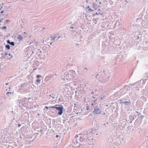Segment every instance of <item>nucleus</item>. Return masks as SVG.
I'll return each instance as SVG.
<instances>
[{
    "label": "nucleus",
    "instance_id": "obj_38",
    "mask_svg": "<svg viewBox=\"0 0 148 148\" xmlns=\"http://www.w3.org/2000/svg\"><path fill=\"white\" fill-rule=\"evenodd\" d=\"M4 11L3 10H2L0 12L1 13H3L4 12Z\"/></svg>",
    "mask_w": 148,
    "mask_h": 148
},
{
    "label": "nucleus",
    "instance_id": "obj_3",
    "mask_svg": "<svg viewBox=\"0 0 148 148\" xmlns=\"http://www.w3.org/2000/svg\"><path fill=\"white\" fill-rule=\"evenodd\" d=\"M73 146V147L76 148H84V144H82L79 143V142L77 140V138L76 139L74 138L72 142Z\"/></svg>",
    "mask_w": 148,
    "mask_h": 148
},
{
    "label": "nucleus",
    "instance_id": "obj_13",
    "mask_svg": "<svg viewBox=\"0 0 148 148\" xmlns=\"http://www.w3.org/2000/svg\"><path fill=\"white\" fill-rule=\"evenodd\" d=\"M130 117H131V118H132V120H131V121H130V123H131L132 122V121L135 118H134V116H130Z\"/></svg>",
    "mask_w": 148,
    "mask_h": 148
},
{
    "label": "nucleus",
    "instance_id": "obj_31",
    "mask_svg": "<svg viewBox=\"0 0 148 148\" xmlns=\"http://www.w3.org/2000/svg\"><path fill=\"white\" fill-rule=\"evenodd\" d=\"M125 102V101H123V100L122 99H120V103H121V102Z\"/></svg>",
    "mask_w": 148,
    "mask_h": 148
},
{
    "label": "nucleus",
    "instance_id": "obj_49",
    "mask_svg": "<svg viewBox=\"0 0 148 148\" xmlns=\"http://www.w3.org/2000/svg\"><path fill=\"white\" fill-rule=\"evenodd\" d=\"M73 28H74V27H70V28L73 29Z\"/></svg>",
    "mask_w": 148,
    "mask_h": 148
},
{
    "label": "nucleus",
    "instance_id": "obj_45",
    "mask_svg": "<svg viewBox=\"0 0 148 148\" xmlns=\"http://www.w3.org/2000/svg\"><path fill=\"white\" fill-rule=\"evenodd\" d=\"M99 75V74H97L95 77H96V78H97V77L98 76V75Z\"/></svg>",
    "mask_w": 148,
    "mask_h": 148
},
{
    "label": "nucleus",
    "instance_id": "obj_46",
    "mask_svg": "<svg viewBox=\"0 0 148 148\" xmlns=\"http://www.w3.org/2000/svg\"><path fill=\"white\" fill-rule=\"evenodd\" d=\"M38 50H40V53L41 54V53H42V51H40V49H38Z\"/></svg>",
    "mask_w": 148,
    "mask_h": 148
},
{
    "label": "nucleus",
    "instance_id": "obj_55",
    "mask_svg": "<svg viewBox=\"0 0 148 148\" xmlns=\"http://www.w3.org/2000/svg\"><path fill=\"white\" fill-rule=\"evenodd\" d=\"M89 8V6H88L87 7V8H86V9H87V8Z\"/></svg>",
    "mask_w": 148,
    "mask_h": 148
},
{
    "label": "nucleus",
    "instance_id": "obj_63",
    "mask_svg": "<svg viewBox=\"0 0 148 148\" xmlns=\"http://www.w3.org/2000/svg\"><path fill=\"white\" fill-rule=\"evenodd\" d=\"M0 22H1V20H0Z\"/></svg>",
    "mask_w": 148,
    "mask_h": 148
},
{
    "label": "nucleus",
    "instance_id": "obj_9",
    "mask_svg": "<svg viewBox=\"0 0 148 148\" xmlns=\"http://www.w3.org/2000/svg\"><path fill=\"white\" fill-rule=\"evenodd\" d=\"M21 100L18 99L16 101V103L17 104L18 106H19V107H21V108H23L22 107L21 103Z\"/></svg>",
    "mask_w": 148,
    "mask_h": 148
},
{
    "label": "nucleus",
    "instance_id": "obj_60",
    "mask_svg": "<svg viewBox=\"0 0 148 148\" xmlns=\"http://www.w3.org/2000/svg\"><path fill=\"white\" fill-rule=\"evenodd\" d=\"M103 97H101V99H103Z\"/></svg>",
    "mask_w": 148,
    "mask_h": 148
},
{
    "label": "nucleus",
    "instance_id": "obj_5",
    "mask_svg": "<svg viewBox=\"0 0 148 148\" xmlns=\"http://www.w3.org/2000/svg\"><path fill=\"white\" fill-rule=\"evenodd\" d=\"M94 110L92 113L96 114H99L101 112V110L98 107H94Z\"/></svg>",
    "mask_w": 148,
    "mask_h": 148
},
{
    "label": "nucleus",
    "instance_id": "obj_42",
    "mask_svg": "<svg viewBox=\"0 0 148 148\" xmlns=\"http://www.w3.org/2000/svg\"><path fill=\"white\" fill-rule=\"evenodd\" d=\"M18 127H20V126H21V124H18Z\"/></svg>",
    "mask_w": 148,
    "mask_h": 148
},
{
    "label": "nucleus",
    "instance_id": "obj_61",
    "mask_svg": "<svg viewBox=\"0 0 148 148\" xmlns=\"http://www.w3.org/2000/svg\"><path fill=\"white\" fill-rule=\"evenodd\" d=\"M85 69H86L87 70H88V69H87V68H85Z\"/></svg>",
    "mask_w": 148,
    "mask_h": 148
},
{
    "label": "nucleus",
    "instance_id": "obj_18",
    "mask_svg": "<svg viewBox=\"0 0 148 148\" xmlns=\"http://www.w3.org/2000/svg\"><path fill=\"white\" fill-rule=\"evenodd\" d=\"M51 37L52 39V40H54L55 38H56V37L55 36H53V35L52 36H51Z\"/></svg>",
    "mask_w": 148,
    "mask_h": 148
},
{
    "label": "nucleus",
    "instance_id": "obj_57",
    "mask_svg": "<svg viewBox=\"0 0 148 148\" xmlns=\"http://www.w3.org/2000/svg\"><path fill=\"white\" fill-rule=\"evenodd\" d=\"M52 42H51L50 43V45H52Z\"/></svg>",
    "mask_w": 148,
    "mask_h": 148
},
{
    "label": "nucleus",
    "instance_id": "obj_51",
    "mask_svg": "<svg viewBox=\"0 0 148 148\" xmlns=\"http://www.w3.org/2000/svg\"><path fill=\"white\" fill-rule=\"evenodd\" d=\"M86 3H88V0H86Z\"/></svg>",
    "mask_w": 148,
    "mask_h": 148
},
{
    "label": "nucleus",
    "instance_id": "obj_21",
    "mask_svg": "<svg viewBox=\"0 0 148 148\" xmlns=\"http://www.w3.org/2000/svg\"><path fill=\"white\" fill-rule=\"evenodd\" d=\"M24 24H21L20 26L21 27V28H23L24 27Z\"/></svg>",
    "mask_w": 148,
    "mask_h": 148
},
{
    "label": "nucleus",
    "instance_id": "obj_56",
    "mask_svg": "<svg viewBox=\"0 0 148 148\" xmlns=\"http://www.w3.org/2000/svg\"><path fill=\"white\" fill-rule=\"evenodd\" d=\"M105 114V112H103V114H102V115H104Z\"/></svg>",
    "mask_w": 148,
    "mask_h": 148
},
{
    "label": "nucleus",
    "instance_id": "obj_53",
    "mask_svg": "<svg viewBox=\"0 0 148 148\" xmlns=\"http://www.w3.org/2000/svg\"><path fill=\"white\" fill-rule=\"evenodd\" d=\"M9 7H10V6H8H8H7L6 8H7V9H8V8Z\"/></svg>",
    "mask_w": 148,
    "mask_h": 148
},
{
    "label": "nucleus",
    "instance_id": "obj_6",
    "mask_svg": "<svg viewBox=\"0 0 148 148\" xmlns=\"http://www.w3.org/2000/svg\"><path fill=\"white\" fill-rule=\"evenodd\" d=\"M26 37V36H22L21 35H19L17 36V38L19 41L22 40L23 38H25Z\"/></svg>",
    "mask_w": 148,
    "mask_h": 148
},
{
    "label": "nucleus",
    "instance_id": "obj_19",
    "mask_svg": "<svg viewBox=\"0 0 148 148\" xmlns=\"http://www.w3.org/2000/svg\"><path fill=\"white\" fill-rule=\"evenodd\" d=\"M36 77L37 78H40V77H42V76H41V75H36Z\"/></svg>",
    "mask_w": 148,
    "mask_h": 148
},
{
    "label": "nucleus",
    "instance_id": "obj_15",
    "mask_svg": "<svg viewBox=\"0 0 148 148\" xmlns=\"http://www.w3.org/2000/svg\"><path fill=\"white\" fill-rule=\"evenodd\" d=\"M36 82L38 83H40V80L39 79H38L36 80Z\"/></svg>",
    "mask_w": 148,
    "mask_h": 148
},
{
    "label": "nucleus",
    "instance_id": "obj_4",
    "mask_svg": "<svg viewBox=\"0 0 148 148\" xmlns=\"http://www.w3.org/2000/svg\"><path fill=\"white\" fill-rule=\"evenodd\" d=\"M127 86L125 85L124 86L123 88L119 91V92L122 95H123L125 94L128 90V88H127Z\"/></svg>",
    "mask_w": 148,
    "mask_h": 148
},
{
    "label": "nucleus",
    "instance_id": "obj_50",
    "mask_svg": "<svg viewBox=\"0 0 148 148\" xmlns=\"http://www.w3.org/2000/svg\"><path fill=\"white\" fill-rule=\"evenodd\" d=\"M91 93L92 94H93L94 93V92L93 91H92V92H91Z\"/></svg>",
    "mask_w": 148,
    "mask_h": 148
},
{
    "label": "nucleus",
    "instance_id": "obj_44",
    "mask_svg": "<svg viewBox=\"0 0 148 148\" xmlns=\"http://www.w3.org/2000/svg\"><path fill=\"white\" fill-rule=\"evenodd\" d=\"M3 98L6 99V97L5 96V95H4V96L3 97Z\"/></svg>",
    "mask_w": 148,
    "mask_h": 148
},
{
    "label": "nucleus",
    "instance_id": "obj_29",
    "mask_svg": "<svg viewBox=\"0 0 148 148\" xmlns=\"http://www.w3.org/2000/svg\"><path fill=\"white\" fill-rule=\"evenodd\" d=\"M61 36H59L58 37V38H57L56 39V40H58V39H59V38H60L61 37Z\"/></svg>",
    "mask_w": 148,
    "mask_h": 148
},
{
    "label": "nucleus",
    "instance_id": "obj_64",
    "mask_svg": "<svg viewBox=\"0 0 148 148\" xmlns=\"http://www.w3.org/2000/svg\"><path fill=\"white\" fill-rule=\"evenodd\" d=\"M92 97L93 98H95V97Z\"/></svg>",
    "mask_w": 148,
    "mask_h": 148
},
{
    "label": "nucleus",
    "instance_id": "obj_2",
    "mask_svg": "<svg viewBox=\"0 0 148 148\" xmlns=\"http://www.w3.org/2000/svg\"><path fill=\"white\" fill-rule=\"evenodd\" d=\"M49 108H55L58 111V114L59 115H61L63 113V111H64L65 110H64L63 107L61 104H56L54 106H50Z\"/></svg>",
    "mask_w": 148,
    "mask_h": 148
},
{
    "label": "nucleus",
    "instance_id": "obj_7",
    "mask_svg": "<svg viewBox=\"0 0 148 148\" xmlns=\"http://www.w3.org/2000/svg\"><path fill=\"white\" fill-rule=\"evenodd\" d=\"M29 49V48H27V55L29 56H31V53L32 52V50L30 49Z\"/></svg>",
    "mask_w": 148,
    "mask_h": 148
},
{
    "label": "nucleus",
    "instance_id": "obj_40",
    "mask_svg": "<svg viewBox=\"0 0 148 148\" xmlns=\"http://www.w3.org/2000/svg\"><path fill=\"white\" fill-rule=\"evenodd\" d=\"M59 136H58V135H56V138H58V137H59Z\"/></svg>",
    "mask_w": 148,
    "mask_h": 148
},
{
    "label": "nucleus",
    "instance_id": "obj_24",
    "mask_svg": "<svg viewBox=\"0 0 148 148\" xmlns=\"http://www.w3.org/2000/svg\"><path fill=\"white\" fill-rule=\"evenodd\" d=\"M6 28H7V27L6 26H4L2 28V29H6Z\"/></svg>",
    "mask_w": 148,
    "mask_h": 148
},
{
    "label": "nucleus",
    "instance_id": "obj_54",
    "mask_svg": "<svg viewBox=\"0 0 148 148\" xmlns=\"http://www.w3.org/2000/svg\"><path fill=\"white\" fill-rule=\"evenodd\" d=\"M23 33L24 34H26V32H23V33H22V34H23Z\"/></svg>",
    "mask_w": 148,
    "mask_h": 148
},
{
    "label": "nucleus",
    "instance_id": "obj_8",
    "mask_svg": "<svg viewBox=\"0 0 148 148\" xmlns=\"http://www.w3.org/2000/svg\"><path fill=\"white\" fill-rule=\"evenodd\" d=\"M25 101H22L21 102V104L24 107H26V108H28V105L27 104L25 103Z\"/></svg>",
    "mask_w": 148,
    "mask_h": 148
},
{
    "label": "nucleus",
    "instance_id": "obj_14",
    "mask_svg": "<svg viewBox=\"0 0 148 148\" xmlns=\"http://www.w3.org/2000/svg\"><path fill=\"white\" fill-rule=\"evenodd\" d=\"M71 72L73 75H75V71L74 70L70 71H69V73H71Z\"/></svg>",
    "mask_w": 148,
    "mask_h": 148
},
{
    "label": "nucleus",
    "instance_id": "obj_36",
    "mask_svg": "<svg viewBox=\"0 0 148 148\" xmlns=\"http://www.w3.org/2000/svg\"><path fill=\"white\" fill-rule=\"evenodd\" d=\"M50 96L53 99H54L55 98V97H52V96H51V95H50Z\"/></svg>",
    "mask_w": 148,
    "mask_h": 148
},
{
    "label": "nucleus",
    "instance_id": "obj_23",
    "mask_svg": "<svg viewBox=\"0 0 148 148\" xmlns=\"http://www.w3.org/2000/svg\"><path fill=\"white\" fill-rule=\"evenodd\" d=\"M105 75V74H101V77H104V76Z\"/></svg>",
    "mask_w": 148,
    "mask_h": 148
},
{
    "label": "nucleus",
    "instance_id": "obj_30",
    "mask_svg": "<svg viewBox=\"0 0 148 148\" xmlns=\"http://www.w3.org/2000/svg\"><path fill=\"white\" fill-rule=\"evenodd\" d=\"M3 58V59H5V57L3 56H2L1 57V59H2Z\"/></svg>",
    "mask_w": 148,
    "mask_h": 148
},
{
    "label": "nucleus",
    "instance_id": "obj_62",
    "mask_svg": "<svg viewBox=\"0 0 148 148\" xmlns=\"http://www.w3.org/2000/svg\"><path fill=\"white\" fill-rule=\"evenodd\" d=\"M76 45H76V46L77 45H78V43H76Z\"/></svg>",
    "mask_w": 148,
    "mask_h": 148
},
{
    "label": "nucleus",
    "instance_id": "obj_10",
    "mask_svg": "<svg viewBox=\"0 0 148 148\" xmlns=\"http://www.w3.org/2000/svg\"><path fill=\"white\" fill-rule=\"evenodd\" d=\"M7 42L8 44H10V45H12V46H14V42H10L9 40H7Z\"/></svg>",
    "mask_w": 148,
    "mask_h": 148
},
{
    "label": "nucleus",
    "instance_id": "obj_22",
    "mask_svg": "<svg viewBox=\"0 0 148 148\" xmlns=\"http://www.w3.org/2000/svg\"><path fill=\"white\" fill-rule=\"evenodd\" d=\"M86 109L87 110H89V107L88 106H87L86 107Z\"/></svg>",
    "mask_w": 148,
    "mask_h": 148
},
{
    "label": "nucleus",
    "instance_id": "obj_32",
    "mask_svg": "<svg viewBox=\"0 0 148 148\" xmlns=\"http://www.w3.org/2000/svg\"><path fill=\"white\" fill-rule=\"evenodd\" d=\"M5 22H9V21L8 19L6 20L5 21Z\"/></svg>",
    "mask_w": 148,
    "mask_h": 148
},
{
    "label": "nucleus",
    "instance_id": "obj_1",
    "mask_svg": "<svg viewBox=\"0 0 148 148\" xmlns=\"http://www.w3.org/2000/svg\"><path fill=\"white\" fill-rule=\"evenodd\" d=\"M89 134L86 133V134L84 133L83 134L76 135L75 137V139L77 138V140L81 142L82 143L87 142L89 144L91 145V142L90 143V141L93 140V139L91 138L90 137H88Z\"/></svg>",
    "mask_w": 148,
    "mask_h": 148
},
{
    "label": "nucleus",
    "instance_id": "obj_17",
    "mask_svg": "<svg viewBox=\"0 0 148 148\" xmlns=\"http://www.w3.org/2000/svg\"><path fill=\"white\" fill-rule=\"evenodd\" d=\"M67 116V115H66V114H64L63 115L62 117L63 118L65 119L66 118V117Z\"/></svg>",
    "mask_w": 148,
    "mask_h": 148
},
{
    "label": "nucleus",
    "instance_id": "obj_59",
    "mask_svg": "<svg viewBox=\"0 0 148 148\" xmlns=\"http://www.w3.org/2000/svg\"><path fill=\"white\" fill-rule=\"evenodd\" d=\"M143 116H142V119H143Z\"/></svg>",
    "mask_w": 148,
    "mask_h": 148
},
{
    "label": "nucleus",
    "instance_id": "obj_16",
    "mask_svg": "<svg viewBox=\"0 0 148 148\" xmlns=\"http://www.w3.org/2000/svg\"><path fill=\"white\" fill-rule=\"evenodd\" d=\"M49 77L48 76H47L45 78V79H44V80H45V81H47L49 80Z\"/></svg>",
    "mask_w": 148,
    "mask_h": 148
},
{
    "label": "nucleus",
    "instance_id": "obj_25",
    "mask_svg": "<svg viewBox=\"0 0 148 148\" xmlns=\"http://www.w3.org/2000/svg\"><path fill=\"white\" fill-rule=\"evenodd\" d=\"M13 93V92H8L6 93V95L8 94H9Z\"/></svg>",
    "mask_w": 148,
    "mask_h": 148
},
{
    "label": "nucleus",
    "instance_id": "obj_11",
    "mask_svg": "<svg viewBox=\"0 0 148 148\" xmlns=\"http://www.w3.org/2000/svg\"><path fill=\"white\" fill-rule=\"evenodd\" d=\"M121 103L125 104V105L129 106V105L131 103L130 101L129 100L128 101H125L124 102H122Z\"/></svg>",
    "mask_w": 148,
    "mask_h": 148
},
{
    "label": "nucleus",
    "instance_id": "obj_20",
    "mask_svg": "<svg viewBox=\"0 0 148 148\" xmlns=\"http://www.w3.org/2000/svg\"><path fill=\"white\" fill-rule=\"evenodd\" d=\"M99 14H100V13H97V12H96L95 14H92V16H95V15H99Z\"/></svg>",
    "mask_w": 148,
    "mask_h": 148
},
{
    "label": "nucleus",
    "instance_id": "obj_37",
    "mask_svg": "<svg viewBox=\"0 0 148 148\" xmlns=\"http://www.w3.org/2000/svg\"><path fill=\"white\" fill-rule=\"evenodd\" d=\"M8 55V53H7V52H5V56H6V55Z\"/></svg>",
    "mask_w": 148,
    "mask_h": 148
},
{
    "label": "nucleus",
    "instance_id": "obj_28",
    "mask_svg": "<svg viewBox=\"0 0 148 148\" xmlns=\"http://www.w3.org/2000/svg\"><path fill=\"white\" fill-rule=\"evenodd\" d=\"M98 19L97 18H96V19H94L93 20V21L95 22L94 21H97V20Z\"/></svg>",
    "mask_w": 148,
    "mask_h": 148
},
{
    "label": "nucleus",
    "instance_id": "obj_27",
    "mask_svg": "<svg viewBox=\"0 0 148 148\" xmlns=\"http://www.w3.org/2000/svg\"><path fill=\"white\" fill-rule=\"evenodd\" d=\"M93 129L94 130H97L98 129V128H95V127H93Z\"/></svg>",
    "mask_w": 148,
    "mask_h": 148
},
{
    "label": "nucleus",
    "instance_id": "obj_43",
    "mask_svg": "<svg viewBox=\"0 0 148 148\" xmlns=\"http://www.w3.org/2000/svg\"><path fill=\"white\" fill-rule=\"evenodd\" d=\"M34 53V52L33 51H32V52L31 53V55Z\"/></svg>",
    "mask_w": 148,
    "mask_h": 148
},
{
    "label": "nucleus",
    "instance_id": "obj_26",
    "mask_svg": "<svg viewBox=\"0 0 148 148\" xmlns=\"http://www.w3.org/2000/svg\"><path fill=\"white\" fill-rule=\"evenodd\" d=\"M88 11H91V12L92 11H94V10H92L91 9V8H89L88 10Z\"/></svg>",
    "mask_w": 148,
    "mask_h": 148
},
{
    "label": "nucleus",
    "instance_id": "obj_41",
    "mask_svg": "<svg viewBox=\"0 0 148 148\" xmlns=\"http://www.w3.org/2000/svg\"><path fill=\"white\" fill-rule=\"evenodd\" d=\"M66 119H64L63 120V122H64L66 121Z\"/></svg>",
    "mask_w": 148,
    "mask_h": 148
},
{
    "label": "nucleus",
    "instance_id": "obj_48",
    "mask_svg": "<svg viewBox=\"0 0 148 148\" xmlns=\"http://www.w3.org/2000/svg\"><path fill=\"white\" fill-rule=\"evenodd\" d=\"M1 55L2 56H3V55H4V54L3 53H1Z\"/></svg>",
    "mask_w": 148,
    "mask_h": 148
},
{
    "label": "nucleus",
    "instance_id": "obj_35",
    "mask_svg": "<svg viewBox=\"0 0 148 148\" xmlns=\"http://www.w3.org/2000/svg\"><path fill=\"white\" fill-rule=\"evenodd\" d=\"M8 55L9 56H10L11 57H12L13 56L12 55V54H11L10 53H9L8 54Z\"/></svg>",
    "mask_w": 148,
    "mask_h": 148
},
{
    "label": "nucleus",
    "instance_id": "obj_34",
    "mask_svg": "<svg viewBox=\"0 0 148 148\" xmlns=\"http://www.w3.org/2000/svg\"><path fill=\"white\" fill-rule=\"evenodd\" d=\"M97 99H95V100L94 101V103L96 101H97Z\"/></svg>",
    "mask_w": 148,
    "mask_h": 148
},
{
    "label": "nucleus",
    "instance_id": "obj_58",
    "mask_svg": "<svg viewBox=\"0 0 148 148\" xmlns=\"http://www.w3.org/2000/svg\"><path fill=\"white\" fill-rule=\"evenodd\" d=\"M72 23V22H71L69 23V24H71Z\"/></svg>",
    "mask_w": 148,
    "mask_h": 148
},
{
    "label": "nucleus",
    "instance_id": "obj_33",
    "mask_svg": "<svg viewBox=\"0 0 148 148\" xmlns=\"http://www.w3.org/2000/svg\"><path fill=\"white\" fill-rule=\"evenodd\" d=\"M45 108H47V109H48L49 108H49V107H48L47 106H45Z\"/></svg>",
    "mask_w": 148,
    "mask_h": 148
},
{
    "label": "nucleus",
    "instance_id": "obj_12",
    "mask_svg": "<svg viewBox=\"0 0 148 148\" xmlns=\"http://www.w3.org/2000/svg\"><path fill=\"white\" fill-rule=\"evenodd\" d=\"M5 47L8 49L9 50L10 49V45H5Z\"/></svg>",
    "mask_w": 148,
    "mask_h": 148
},
{
    "label": "nucleus",
    "instance_id": "obj_39",
    "mask_svg": "<svg viewBox=\"0 0 148 148\" xmlns=\"http://www.w3.org/2000/svg\"><path fill=\"white\" fill-rule=\"evenodd\" d=\"M46 48V47L45 46L44 47H43V49L44 50V49H45V48Z\"/></svg>",
    "mask_w": 148,
    "mask_h": 148
},
{
    "label": "nucleus",
    "instance_id": "obj_47",
    "mask_svg": "<svg viewBox=\"0 0 148 148\" xmlns=\"http://www.w3.org/2000/svg\"><path fill=\"white\" fill-rule=\"evenodd\" d=\"M105 70H103V73H104V74H105Z\"/></svg>",
    "mask_w": 148,
    "mask_h": 148
},
{
    "label": "nucleus",
    "instance_id": "obj_52",
    "mask_svg": "<svg viewBox=\"0 0 148 148\" xmlns=\"http://www.w3.org/2000/svg\"><path fill=\"white\" fill-rule=\"evenodd\" d=\"M100 14L101 16H102V15H103V14L102 13H100Z\"/></svg>",
    "mask_w": 148,
    "mask_h": 148
}]
</instances>
